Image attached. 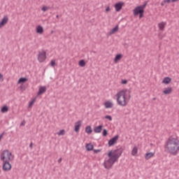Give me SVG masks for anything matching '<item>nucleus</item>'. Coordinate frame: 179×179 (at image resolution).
Returning <instances> with one entry per match:
<instances>
[{
  "label": "nucleus",
  "mask_w": 179,
  "mask_h": 179,
  "mask_svg": "<svg viewBox=\"0 0 179 179\" xmlns=\"http://www.w3.org/2000/svg\"><path fill=\"white\" fill-rule=\"evenodd\" d=\"M124 148L120 147L115 150H110L108 153V157L109 159L105 161L103 164V166L106 169V170H110L114 166L115 162H118V159L121 157L122 152H124Z\"/></svg>",
  "instance_id": "1"
},
{
  "label": "nucleus",
  "mask_w": 179,
  "mask_h": 179,
  "mask_svg": "<svg viewBox=\"0 0 179 179\" xmlns=\"http://www.w3.org/2000/svg\"><path fill=\"white\" fill-rule=\"evenodd\" d=\"M45 92H47L46 86L40 87L37 95L41 96V94H43V93H45Z\"/></svg>",
  "instance_id": "11"
},
{
  "label": "nucleus",
  "mask_w": 179,
  "mask_h": 179,
  "mask_svg": "<svg viewBox=\"0 0 179 179\" xmlns=\"http://www.w3.org/2000/svg\"><path fill=\"white\" fill-rule=\"evenodd\" d=\"M178 0H171V2H177Z\"/></svg>",
  "instance_id": "45"
},
{
  "label": "nucleus",
  "mask_w": 179,
  "mask_h": 179,
  "mask_svg": "<svg viewBox=\"0 0 179 179\" xmlns=\"http://www.w3.org/2000/svg\"><path fill=\"white\" fill-rule=\"evenodd\" d=\"M9 20V18L8 17V15L4 16L1 21L0 22V29L1 27H3L6 23H8V21Z\"/></svg>",
  "instance_id": "10"
},
{
  "label": "nucleus",
  "mask_w": 179,
  "mask_h": 179,
  "mask_svg": "<svg viewBox=\"0 0 179 179\" xmlns=\"http://www.w3.org/2000/svg\"><path fill=\"white\" fill-rule=\"evenodd\" d=\"M133 13L134 16H138L141 13H145V10H143L141 7L136 6L134 10H133Z\"/></svg>",
  "instance_id": "8"
},
{
  "label": "nucleus",
  "mask_w": 179,
  "mask_h": 179,
  "mask_svg": "<svg viewBox=\"0 0 179 179\" xmlns=\"http://www.w3.org/2000/svg\"><path fill=\"white\" fill-rule=\"evenodd\" d=\"M173 92V88L172 87H168L166 90L163 91L164 94H170Z\"/></svg>",
  "instance_id": "21"
},
{
  "label": "nucleus",
  "mask_w": 179,
  "mask_h": 179,
  "mask_svg": "<svg viewBox=\"0 0 179 179\" xmlns=\"http://www.w3.org/2000/svg\"><path fill=\"white\" fill-rule=\"evenodd\" d=\"M119 138H120V136L116 135L112 138H110L108 142V146L109 147L114 146L115 143H117V141H118Z\"/></svg>",
  "instance_id": "7"
},
{
  "label": "nucleus",
  "mask_w": 179,
  "mask_h": 179,
  "mask_svg": "<svg viewBox=\"0 0 179 179\" xmlns=\"http://www.w3.org/2000/svg\"><path fill=\"white\" fill-rule=\"evenodd\" d=\"M25 124H26V122L23 121L22 122H21L20 126L22 127V126L24 125Z\"/></svg>",
  "instance_id": "43"
},
{
  "label": "nucleus",
  "mask_w": 179,
  "mask_h": 179,
  "mask_svg": "<svg viewBox=\"0 0 179 179\" xmlns=\"http://www.w3.org/2000/svg\"><path fill=\"white\" fill-rule=\"evenodd\" d=\"M155 156V152H147L145 155V160H149V159Z\"/></svg>",
  "instance_id": "16"
},
{
  "label": "nucleus",
  "mask_w": 179,
  "mask_h": 179,
  "mask_svg": "<svg viewBox=\"0 0 179 179\" xmlns=\"http://www.w3.org/2000/svg\"><path fill=\"white\" fill-rule=\"evenodd\" d=\"M171 82V78L170 77H165L162 81V83H164V85H169Z\"/></svg>",
  "instance_id": "19"
},
{
  "label": "nucleus",
  "mask_w": 179,
  "mask_h": 179,
  "mask_svg": "<svg viewBox=\"0 0 179 179\" xmlns=\"http://www.w3.org/2000/svg\"><path fill=\"white\" fill-rule=\"evenodd\" d=\"M56 17H57V19H59V15H57Z\"/></svg>",
  "instance_id": "47"
},
{
  "label": "nucleus",
  "mask_w": 179,
  "mask_h": 179,
  "mask_svg": "<svg viewBox=\"0 0 179 179\" xmlns=\"http://www.w3.org/2000/svg\"><path fill=\"white\" fill-rule=\"evenodd\" d=\"M20 89L21 90H24V88L23 87V86H20Z\"/></svg>",
  "instance_id": "46"
},
{
  "label": "nucleus",
  "mask_w": 179,
  "mask_h": 179,
  "mask_svg": "<svg viewBox=\"0 0 179 179\" xmlns=\"http://www.w3.org/2000/svg\"><path fill=\"white\" fill-rule=\"evenodd\" d=\"M3 171H10V170H12V164L9 163V161L8 160L3 161Z\"/></svg>",
  "instance_id": "6"
},
{
  "label": "nucleus",
  "mask_w": 179,
  "mask_h": 179,
  "mask_svg": "<svg viewBox=\"0 0 179 179\" xmlns=\"http://www.w3.org/2000/svg\"><path fill=\"white\" fill-rule=\"evenodd\" d=\"M105 118L106 120H108L109 121H113V117H111V115H106Z\"/></svg>",
  "instance_id": "33"
},
{
  "label": "nucleus",
  "mask_w": 179,
  "mask_h": 179,
  "mask_svg": "<svg viewBox=\"0 0 179 179\" xmlns=\"http://www.w3.org/2000/svg\"><path fill=\"white\" fill-rule=\"evenodd\" d=\"M103 131V124L99 125L94 128V132L95 134H100Z\"/></svg>",
  "instance_id": "13"
},
{
  "label": "nucleus",
  "mask_w": 179,
  "mask_h": 179,
  "mask_svg": "<svg viewBox=\"0 0 179 179\" xmlns=\"http://www.w3.org/2000/svg\"><path fill=\"white\" fill-rule=\"evenodd\" d=\"M9 111V107H8V106H3L1 109V113H8Z\"/></svg>",
  "instance_id": "24"
},
{
  "label": "nucleus",
  "mask_w": 179,
  "mask_h": 179,
  "mask_svg": "<svg viewBox=\"0 0 179 179\" xmlns=\"http://www.w3.org/2000/svg\"><path fill=\"white\" fill-rule=\"evenodd\" d=\"M85 132L87 134H88V135H90V134H92L93 132V130L92 129V127L91 126H87L85 127Z\"/></svg>",
  "instance_id": "22"
},
{
  "label": "nucleus",
  "mask_w": 179,
  "mask_h": 179,
  "mask_svg": "<svg viewBox=\"0 0 179 179\" xmlns=\"http://www.w3.org/2000/svg\"><path fill=\"white\" fill-rule=\"evenodd\" d=\"M119 27L118 25H116L114 28L112 29V30L109 32V34H114V33H117L118 31Z\"/></svg>",
  "instance_id": "23"
},
{
  "label": "nucleus",
  "mask_w": 179,
  "mask_h": 179,
  "mask_svg": "<svg viewBox=\"0 0 179 179\" xmlns=\"http://www.w3.org/2000/svg\"><path fill=\"white\" fill-rule=\"evenodd\" d=\"M152 100H156V98H153Z\"/></svg>",
  "instance_id": "48"
},
{
  "label": "nucleus",
  "mask_w": 179,
  "mask_h": 179,
  "mask_svg": "<svg viewBox=\"0 0 179 179\" xmlns=\"http://www.w3.org/2000/svg\"><path fill=\"white\" fill-rule=\"evenodd\" d=\"M27 80H29V79L26 77H21L18 81H17V84L20 85V83H26V82H27Z\"/></svg>",
  "instance_id": "17"
},
{
  "label": "nucleus",
  "mask_w": 179,
  "mask_h": 179,
  "mask_svg": "<svg viewBox=\"0 0 179 179\" xmlns=\"http://www.w3.org/2000/svg\"><path fill=\"white\" fill-rule=\"evenodd\" d=\"M127 93L129 94V100L131 99V92L127 90H121L117 94V102L119 106L125 107L127 106Z\"/></svg>",
  "instance_id": "3"
},
{
  "label": "nucleus",
  "mask_w": 179,
  "mask_h": 179,
  "mask_svg": "<svg viewBox=\"0 0 179 179\" xmlns=\"http://www.w3.org/2000/svg\"><path fill=\"white\" fill-rule=\"evenodd\" d=\"M8 159L10 162H12L15 158V156L12 155V152H9L8 150H3L1 154V160L5 162L6 159Z\"/></svg>",
  "instance_id": "4"
},
{
  "label": "nucleus",
  "mask_w": 179,
  "mask_h": 179,
  "mask_svg": "<svg viewBox=\"0 0 179 179\" xmlns=\"http://www.w3.org/2000/svg\"><path fill=\"white\" fill-rule=\"evenodd\" d=\"M170 2H171V0H164L161 3V6H164V5H166V3H170Z\"/></svg>",
  "instance_id": "28"
},
{
  "label": "nucleus",
  "mask_w": 179,
  "mask_h": 179,
  "mask_svg": "<svg viewBox=\"0 0 179 179\" xmlns=\"http://www.w3.org/2000/svg\"><path fill=\"white\" fill-rule=\"evenodd\" d=\"M61 162H62V158H59L57 161L58 163H61Z\"/></svg>",
  "instance_id": "44"
},
{
  "label": "nucleus",
  "mask_w": 179,
  "mask_h": 179,
  "mask_svg": "<svg viewBox=\"0 0 179 179\" xmlns=\"http://www.w3.org/2000/svg\"><path fill=\"white\" fill-rule=\"evenodd\" d=\"M146 5H148V1H145L143 5L138 6L141 7L143 10H145V8H146Z\"/></svg>",
  "instance_id": "32"
},
{
  "label": "nucleus",
  "mask_w": 179,
  "mask_h": 179,
  "mask_svg": "<svg viewBox=\"0 0 179 179\" xmlns=\"http://www.w3.org/2000/svg\"><path fill=\"white\" fill-rule=\"evenodd\" d=\"M29 148H30V149H33V143L32 142L29 144Z\"/></svg>",
  "instance_id": "41"
},
{
  "label": "nucleus",
  "mask_w": 179,
  "mask_h": 179,
  "mask_svg": "<svg viewBox=\"0 0 179 179\" xmlns=\"http://www.w3.org/2000/svg\"><path fill=\"white\" fill-rule=\"evenodd\" d=\"M164 152L172 155V156H177L179 152V140L177 138L170 136L166 141L164 146Z\"/></svg>",
  "instance_id": "2"
},
{
  "label": "nucleus",
  "mask_w": 179,
  "mask_h": 179,
  "mask_svg": "<svg viewBox=\"0 0 179 179\" xmlns=\"http://www.w3.org/2000/svg\"><path fill=\"white\" fill-rule=\"evenodd\" d=\"M36 101V99H32L29 103V108H31V107L33 106V105L34 104V102Z\"/></svg>",
  "instance_id": "31"
},
{
  "label": "nucleus",
  "mask_w": 179,
  "mask_h": 179,
  "mask_svg": "<svg viewBox=\"0 0 179 179\" xmlns=\"http://www.w3.org/2000/svg\"><path fill=\"white\" fill-rule=\"evenodd\" d=\"M122 58V54L116 55L115 57V59H114L115 64H117V62H118V61L121 60Z\"/></svg>",
  "instance_id": "18"
},
{
  "label": "nucleus",
  "mask_w": 179,
  "mask_h": 179,
  "mask_svg": "<svg viewBox=\"0 0 179 179\" xmlns=\"http://www.w3.org/2000/svg\"><path fill=\"white\" fill-rule=\"evenodd\" d=\"M124 1H119L115 4V8L116 12H120L121 9H122V7L124 6Z\"/></svg>",
  "instance_id": "9"
},
{
  "label": "nucleus",
  "mask_w": 179,
  "mask_h": 179,
  "mask_svg": "<svg viewBox=\"0 0 179 179\" xmlns=\"http://www.w3.org/2000/svg\"><path fill=\"white\" fill-rule=\"evenodd\" d=\"M41 10H43V12H47V10H48V7H47V6H43V7L41 8Z\"/></svg>",
  "instance_id": "34"
},
{
  "label": "nucleus",
  "mask_w": 179,
  "mask_h": 179,
  "mask_svg": "<svg viewBox=\"0 0 179 179\" xmlns=\"http://www.w3.org/2000/svg\"><path fill=\"white\" fill-rule=\"evenodd\" d=\"M105 10L106 12H110V8L108 6Z\"/></svg>",
  "instance_id": "42"
},
{
  "label": "nucleus",
  "mask_w": 179,
  "mask_h": 179,
  "mask_svg": "<svg viewBox=\"0 0 179 179\" xmlns=\"http://www.w3.org/2000/svg\"><path fill=\"white\" fill-rule=\"evenodd\" d=\"M100 152H101V150H100V149L94 150V152H95V153H100Z\"/></svg>",
  "instance_id": "37"
},
{
  "label": "nucleus",
  "mask_w": 179,
  "mask_h": 179,
  "mask_svg": "<svg viewBox=\"0 0 179 179\" xmlns=\"http://www.w3.org/2000/svg\"><path fill=\"white\" fill-rule=\"evenodd\" d=\"M47 59V52L45 50H42V52H38V60L39 62H44L45 59Z\"/></svg>",
  "instance_id": "5"
},
{
  "label": "nucleus",
  "mask_w": 179,
  "mask_h": 179,
  "mask_svg": "<svg viewBox=\"0 0 179 179\" xmlns=\"http://www.w3.org/2000/svg\"><path fill=\"white\" fill-rule=\"evenodd\" d=\"M138 153V147L134 146L133 150H131V155L135 156Z\"/></svg>",
  "instance_id": "27"
},
{
  "label": "nucleus",
  "mask_w": 179,
  "mask_h": 179,
  "mask_svg": "<svg viewBox=\"0 0 179 179\" xmlns=\"http://www.w3.org/2000/svg\"><path fill=\"white\" fill-rule=\"evenodd\" d=\"M0 142H1V139H0Z\"/></svg>",
  "instance_id": "49"
},
{
  "label": "nucleus",
  "mask_w": 179,
  "mask_h": 179,
  "mask_svg": "<svg viewBox=\"0 0 179 179\" xmlns=\"http://www.w3.org/2000/svg\"><path fill=\"white\" fill-rule=\"evenodd\" d=\"M81 125H82V121L81 120H78L77 122H76V124L74 126L75 132H79V129H80Z\"/></svg>",
  "instance_id": "12"
},
{
  "label": "nucleus",
  "mask_w": 179,
  "mask_h": 179,
  "mask_svg": "<svg viewBox=\"0 0 179 179\" xmlns=\"http://www.w3.org/2000/svg\"><path fill=\"white\" fill-rule=\"evenodd\" d=\"M50 65H51V66H55V60H51Z\"/></svg>",
  "instance_id": "36"
},
{
  "label": "nucleus",
  "mask_w": 179,
  "mask_h": 179,
  "mask_svg": "<svg viewBox=\"0 0 179 179\" xmlns=\"http://www.w3.org/2000/svg\"><path fill=\"white\" fill-rule=\"evenodd\" d=\"M102 135L103 136H107V135H108V131L106 129H103Z\"/></svg>",
  "instance_id": "30"
},
{
  "label": "nucleus",
  "mask_w": 179,
  "mask_h": 179,
  "mask_svg": "<svg viewBox=\"0 0 179 179\" xmlns=\"http://www.w3.org/2000/svg\"><path fill=\"white\" fill-rule=\"evenodd\" d=\"M0 80H1L2 82L3 80V75H2V73H0Z\"/></svg>",
  "instance_id": "39"
},
{
  "label": "nucleus",
  "mask_w": 179,
  "mask_h": 179,
  "mask_svg": "<svg viewBox=\"0 0 179 179\" xmlns=\"http://www.w3.org/2000/svg\"><path fill=\"white\" fill-rule=\"evenodd\" d=\"M121 83L122 85H127V83H128V80H122Z\"/></svg>",
  "instance_id": "35"
},
{
  "label": "nucleus",
  "mask_w": 179,
  "mask_h": 179,
  "mask_svg": "<svg viewBox=\"0 0 179 179\" xmlns=\"http://www.w3.org/2000/svg\"><path fill=\"white\" fill-rule=\"evenodd\" d=\"M57 135H59V136L65 135V129L60 130L59 132H57Z\"/></svg>",
  "instance_id": "29"
},
{
  "label": "nucleus",
  "mask_w": 179,
  "mask_h": 179,
  "mask_svg": "<svg viewBox=\"0 0 179 179\" xmlns=\"http://www.w3.org/2000/svg\"><path fill=\"white\" fill-rule=\"evenodd\" d=\"M105 107L106 108H111L113 107V103H111L110 101H106L105 102Z\"/></svg>",
  "instance_id": "26"
},
{
  "label": "nucleus",
  "mask_w": 179,
  "mask_h": 179,
  "mask_svg": "<svg viewBox=\"0 0 179 179\" xmlns=\"http://www.w3.org/2000/svg\"><path fill=\"white\" fill-rule=\"evenodd\" d=\"M158 27H159V30H162V31L164 30V28L166 27V22H162L159 23Z\"/></svg>",
  "instance_id": "20"
},
{
  "label": "nucleus",
  "mask_w": 179,
  "mask_h": 179,
  "mask_svg": "<svg viewBox=\"0 0 179 179\" xmlns=\"http://www.w3.org/2000/svg\"><path fill=\"white\" fill-rule=\"evenodd\" d=\"M3 135H5V132H3L1 135H0V140L1 141L2 138H3Z\"/></svg>",
  "instance_id": "40"
},
{
  "label": "nucleus",
  "mask_w": 179,
  "mask_h": 179,
  "mask_svg": "<svg viewBox=\"0 0 179 179\" xmlns=\"http://www.w3.org/2000/svg\"><path fill=\"white\" fill-rule=\"evenodd\" d=\"M85 148L87 152H92V150H93V149L94 148V145H93V144L90 143L88 144H86Z\"/></svg>",
  "instance_id": "15"
},
{
  "label": "nucleus",
  "mask_w": 179,
  "mask_h": 179,
  "mask_svg": "<svg viewBox=\"0 0 179 179\" xmlns=\"http://www.w3.org/2000/svg\"><path fill=\"white\" fill-rule=\"evenodd\" d=\"M36 33L38 34H43V33H44V28L41 25L37 26Z\"/></svg>",
  "instance_id": "14"
},
{
  "label": "nucleus",
  "mask_w": 179,
  "mask_h": 179,
  "mask_svg": "<svg viewBox=\"0 0 179 179\" xmlns=\"http://www.w3.org/2000/svg\"><path fill=\"white\" fill-rule=\"evenodd\" d=\"M79 66H81V68H83L84 66H86V62H85L84 59H81L78 62Z\"/></svg>",
  "instance_id": "25"
},
{
  "label": "nucleus",
  "mask_w": 179,
  "mask_h": 179,
  "mask_svg": "<svg viewBox=\"0 0 179 179\" xmlns=\"http://www.w3.org/2000/svg\"><path fill=\"white\" fill-rule=\"evenodd\" d=\"M145 13H141L139 15V19H142V17H143V15H144Z\"/></svg>",
  "instance_id": "38"
}]
</instances>
